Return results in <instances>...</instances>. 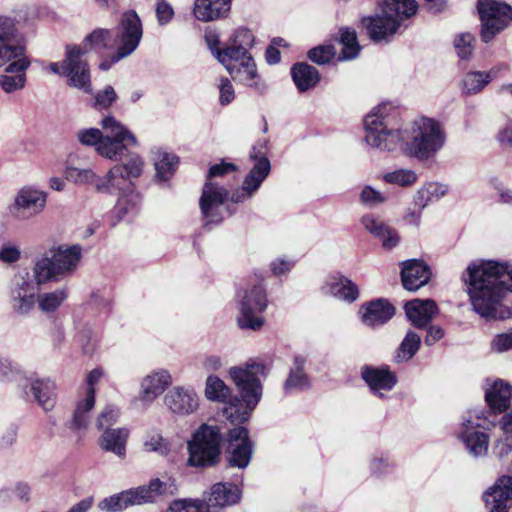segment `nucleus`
<instances>
[{
  "instance_id": "f257e3e1",
  "label": "nucleus",
  "mask_w": 512,
  "mask_h": 512,
  "mask_svg": "<svg viewBox=\"0 0 512 512\" xmlns=\"http://www.w3.org/2000/svg\"><path fill=\"white\" fill-rule=\"evenodd\" d=\"M228 373L240 393V399L232 397L231 388L216 375L206 378L204 395L209 401L229 404L223 411L226 418L232 423H243L262 397L259 377L267 374V367L262 362L249 360L243 366L231 367Z\"/></svg>"
},
{
  "instance_id": "f03ea898",
  "label": "nucleus",
  "mask_w": 512,
  "mask_h": 512,
  "mask_svg": "<svg viewBox=\"0 0 512 512\" xmlns=\"http://www.w3.org/2000/svg\"><path fill=\"white\" fill-rule=\"evenodd\" d=\"M472 307L485 318H503L502 301L512 293V265L493 260L474 261L462 274Z\"/></svg>"
},
{
  "instance_id": "7ed1b4c3",
  "label": "nucleus",
  "mask_w": 512,
  "mask_h": 512,
  "mask_svg": "<svg viewBox=\"0 0 512 512\" xmlns=\"http://www.w3.org/2000/svg\"><path fill=\"white\" fill-rule=\"evenodd\" d=\"M144 161L139 155L131 156L128 162L112 166L104 175H98L92 168L67 166L64 177L75 185H92L99 194L117 195L116 208L129 214L136 212L141 198L134 192L133 179L142 175Z\"/></svg>"
},
{
  "instance_id": "20e7f679",
  "label": "nucleus",
  "mask_w": 512,
  "mask_h": 512,
  "mask_svg": "<svg viewBox=\"0 0 512 512\" xmlns=\"http://www.w3.org/2000/svg\"><path fill=\"white\" fill-rule=\"evenodd\" d=\"M379 6L380 14L361 19L362 26L375 42L389 40L402 23L414 16L418 10L415 0H383Z\"/></svg>"
},
{
  "instance_id": "39448f33",
  "label": "nucleus",
  "mask_w": 512,
  "mask_h": 512,
  "mask_svg": "<svg viewBox=\"0 0 512 512\" xmlns=\"http://www.w3.org/2000/svg\"><path fill=\"white\" fill-rule=\"evenodd\" d=\"M447 134L443 123L427 116H420L412 122L407 154L419 161L434 159L443 150Z\"/></svg>"
},
{
  "instance_id": "423d86ee",
  "label": "nucleus",
  "mask_w": 512,
  "mask_h": 512,
  "mask_svg": "<svg viewBox=\"0 0 512 512\" xmlns=\"http://www.w3.org/2000/svg\"><path fill=\"white\" fill-rule=\"evenodd\" d=\"M82 257V247L75 245H53L39 259L34 268L38 284L71 275Z\"/></svg>"
},
{
  "instance_id": "0eeeda50",
  "label": "nucleus",
  "mask_w": 512,
  "mask_h": 512,
  "mask_svg": "<svg viewBox=\"0 0 512 512\" xmlns=\"http://www.w3.org/2000/svg\"><path fill=\"white\" fill-rule=\"evenodd\" d=\"M394 110L389 103H382L373 108L364 119L366 143L382 151H394L401 142L398 129L388 128L387 118Z\"/></svg>"
},
{
  "instance_id": "6e6552de",
  "label": "nucleus",
  "mask_w": 512,
  "mask_h": 512,
  "mask_svg": "<svg viewBox=\"0 0 512 512\" xmlns=\"http://www.w3.org/2000/svg\"><path fill=\"white\" fill-rule=\"evenodd\" d=\"M85 51L76 44L67 45L65 58L61 62H53L47 69L54 74L67 77V85L90 94L92 92L90 67L85 59Z\"/></svg>"
},
{
  "instance_id": "1a4fd4ad",
  "label": "nucleus",
  "mask_w": 512,
  "mask_h": 512,
  "mask_svg": "<svg viewBox=\"0 0 512 512\" xmlns=\"http://www.w3.org/2000/svg\"><path fill=\"white\" fill-rule=\"evenodd\" d=\"M266 292L261 283H249L237 294L236 321L241 329L260 330L264 325L263 312L267 308Z\"/></svg>"
},
{
  "instance_id": "9d476101",
  "label": "nucleus",
  "mask_w": 512,
  "mask_h": 512,
  "mask_svg": "<svg viewBox=\"0 0 512 512\" xmlns=\"http://www.w3.org/2000/svg\"><path fill=\"white\" fill-rule=\"evenodd\" d=\"M102 128L106 132L104 140L97 148V153L108 160L118 161L128 156V162L131 156L129 148L138 145L135 135L115 118L108 116L101 122Z\"/></svg>"
},
{
  "instance_id": "9b49d317",
  "label": "nucleus",
  "mask_w": 512,
  "mask_h": 512,
  "mask_svg": "<svg viewBox=\"0 0 512 512\" xmlns=\"http://www.w3.org/2000/svg\"><path fill=\"white\" fill-rule=\"evenodd\" d=\"M221 435L217 426L203 424L188 441V465L205 467L215 465L220 457Z\"/></svg>"
},
{
  "instance_id": "f8f14e48",
  "label": "nucleus",
  "mask_w": 512,
  "mask_h": 512,
  "mask_svg": "<svg viewBox=\"0 0 512 512\" xmlns=\"http://www.w3.org/2000/svg\"><path fill=\"white\" fill-rule=\"evenodd\" d=\"M240 499L239 488L230 483H217L211 488L206 504L199 500L178 499L172 501L162 512H220L227 506L235 504Z\"/></svg>"
},
{
  "instance_id": "ddd939ff",
  "label": "nucleus",
  "mask_w": 512,
  "mask_h": 512,
  "mask_svg": "<svg viewBox=\"0 0 512 512\" xmlns=\"http://www.w3.org/2000/svg\"><path fill=\"white\" fill-rule=\"evenodd\" d=\"M142 33V24L137 13L135 11L125 12L117 29V52L110 61H102L99 68L104 71L108 70L112 64L133 53L140 43Z\"/></svg>"
},
{
  "instance_id": "4468645a",
  "label": "nucleus",
  "mask_w": 512,
  "mask_h": 512,
  "mask_svg": "<svg viewBox=\"0 0 512 512\" xmlns=\"http://www.w3.org/2000/svg\"><path fill=\"white\" fill-rule=\"evenodd\" d=\"M481 20L480 36L489 43L497 34L505 30L512 21V7L496 0H478Z\"/></svg>"
},
{
  "instance_id": "2eb2a0df",
  "label": "nucleus",
  "mask_w": 512,
  "mask_h": 512,
  "mask_svg": "<svg viewBox=\"0 0 512 512\" xmlns=\"http://www.w3.org/2000/svg\"><path fill=\"white\" fill-rule=\"evenodd\" d=\"M216 58L235 81L251 87L257 86L259 75L256 63L247 50H217Z\"/></svg>"
},
{
  "instance_id": "dca6fc26",
  "label": "nucleus",
  "mask_w": 512,
  "mask_h": 512,
  "mask_svg": "<svg viewBox=\"0 0 512 512\" xmlns=\"http://www.w3.org/2000/svg\"><path fill=\"white\" fill-rule=\"evenodd\" d=\"M250 157L255 161V164L244 179L242 188L232 194L231 201L234 203H241L251 198L269 175L271 166L270 161L266 157L264 143L259 144V148L253 147Z\"/></svg>"
},
{
  "instance_id": "f3484780",
  "label": "nucleus",
  "mask_w": 512,
  "mask_h": 512,
  "mask_svg": "<svg viewBox=\"0 0 512 512\" xmlns=\"http://www.w3.org/2000/svg\"><path fill=\"white\" fill-rule=\"evenodd\" d=\"M48 194L31 185L21 187L15 197L10 212L19 220H29L41 214L47 205Z\"/></svg>"
},
{
  "instance_id": "a211bd4d",
  "label": "nucleus",
  "mask_w": 512,
  "mask_h": 512,
  "mask_svg": "<svg viewBox=\"0 0 512 512\" xmlns=\"http://www.w3.org/2000/svg\"><path fill=\"white\" fill-rule=\"evenodd\" d=\"M30 64L26 51L0 61V68L4 67V73L0 75L1 89L7 94L24 89L27 81L26 71Z\"/></svg>"
},
{
  "instance_id": "6ab92c4d",
  "label": "nucleus",
  "mask_w": 512,
  "mask_h": 512,
  "mask_svg": "<svg viewBox=\"0 0 512 512\" xmlns=\"http://www.w3.org/2000/svg\"><path fill=\"white\" fill-rule=\"evenodd\" d=\"M104 376L101 368L91 370L86 378L83 386L79 389L76 401V407L73 414V423L78 428H85L89 422V413L95 405L96 385Z\"/></svg>"
},
{
  "instance_id": "aec40b11",
  "label": "nucleus",
  "mask_w": 512,
  "mask_h": 512,
  "mask_svg": "<svg viewBox=\"0 0 512 512\" xmlns=\"http://www.w3.org/2000/svg\"><path fill=\"white\" fill-rule=\"evenodd\" d=\"M228 197L227 190L213 182H207L202 190L200 209L205 226L220 223L223 216V204Z\"/></svg>"
},
{
  "instance_id": "412c9836",
  "label": "nucleus",
  "mask_w": 512,
  "mask_h": 512,
  "mask_svg": "<svg viewBox=\"0 0 512 512\" xmlns=\"http://www.w3.org/2000/svg\"><path fill=\"white\" fill-rule=\"evenodd\" d=\"M165 407L178 416L194 414L200 406V398L190 386H174L164 396Z\"/></svg>"
},
{
  "instance_id": "4be33fe9",
  "label": "nucleus",
  "mask_w": 512,
  "mask_h": 512,
  "mask_svg": "<svg viewBox=\"0 0 512 512\" xmlns=\"http://www.w3.org/2000/svg\"><path fill=\"white\" fill-rule=\"evenodd\" d=\"M138 504H154L177 494L176 480L170 476L152 478L147 484L134 488Z\"/></svg>"
},
{
  "instance_id": "5701e85b",
  "label": "nucleus",
  "mask_w": 512,
  "mask_h": 512,
  "mask_svg": "<svg viewBox=\"0 0 512 512\" xmlns=\"http://www.w3.org/2000/svg\"><path fill=\"white\" fill-rule=\"evenodd\" d=\"M228 442L229 465L240 469L247 467L252 454V446L247 429L244 427L231 429Z\"/></svg>"
},
{
  "instance_id": "b1692460",
  "label": "nucleus",
  "mask_w": 512,
  "mask_h": 512,
  "mask_svg": "<svg viewBox=\"0 0 512 512\" xmlns=\"http://www.w3.org/2000/svg\"><path fill=\"white\" fill-rule=\"evenodd\" d=\"M173 378L166 369H156L145 375L139 387V400L144 404L153 403L172 384Z\"/></svg>"
},
{
  "instance_id": "393cba45",
  "label": "nucleus",
  "mask_w": 512,
  "mask_h": 512,
  "mask_svg": "<svg viewBox=\"0 0 512 512\" xmlns=\"http://www.w3.org/2000/svg\"><path fill=\"white\" fill-rule=\"evenodd\" d=\"M25 51L14 19L0 14V61Z\"/></svg>"
},
{
  "instance_id": "a878e982",
  "label": "nucleus",
  "mask_w": 512,
  "mask_h": 512,
  "mask_svg": "<svg viewBox=\"0 0 512 512\" xmlns=\"http://www.w3.org/2000/svg\"><path fill=\"white\" fill-rule=\"evenodd\" d=\"M483 498L489 512H507L512 505V477H500Z\"/></svg>"
},
{
  "instance_id": "bb28decb",
  "label": "nucleus",
  "mask_w": 512,
  "mask_h": 512,
  "mask_svg": "<svg viewBox=\"0 0 512 512\" xmlns=\"http://www.w3.org/2000/svg\"><path fill=\"white\" fill-rule=\"evenodd\" d=\"M362 377L371 391L380 397L383 396L382 391H390L397 383L396 375L387 366H366L362 369Z\"/></svg>"
},
{
  "instance_id": "cd10ccee",
  "label": "nucleus",
  "mask_w": 512,
  "mask_h": 512,
  "mask_svg": "<svg viewBox=\"0 0 512 512\" xmlns=\"http://www.w3.org/2000/svg\"><path fill=\"white\" fill-rule=\"evenodd\" d=\"M394 307L386 300L377 299L360 308L362 322L369 327H377L388 322L394 315Z\"/></svg>"
},
{
  "instance_id": "c85d7f7f",
  "label": "nucleus",
  "mask_w": 512,
  "mask_h": 512,
  "mask_svg": "<svg viewBox=\"0 0 512 512\" xmlns=\"http://www.w3.org/2000/svg\"><path fill=\"white\" fill-rule=\"evenodd\" d=\"M405 313L415 327L424 328L438 314V308L431 299H414L405 304Z\"/></svg>"
},
{
  "instance_id": "c756f323",
  "label": "nucleus",
  "mask_w": 512,
  "mask_h": 512,
  "mask_svg": "<svg viewBox=\"0 0 512 512\" xmlns=\"http://www.w3.org/2000/svg\"><path fill=\"white\" fill-rule=\"evenodd\" d=\"M402 283L410 291H415L424 286L430 279L428 266L420 260L412 259L402 264Z\"/></svg>"
},
{
  "instance_id": "7c9ffc66",
  "label": "nucleus",
  "mask_w": 512,
  "mask_h": 512,
  "mask_svg": "<svg viewBox=\"0 0 512 512\" xmlns=\"http://www.w3.org/2000/svg\"><path fill=\"white\" fill-rule=\"evenodd\" d=\"M129 438L127 428H107L98 439L99 447L123 459L126 456V445Z\"/></svg>"
},
{
  "instance_id": "2f4dec72",
  "label": "nucleus",
  "mask_w": 512,
  "mask_h": 512,
  "mask_svg": "<svg viewBox=\"0 0 512 512\" xmlns=\"http://www.w3.org/2000/svg\"><path fill=\"white\" fill-rule=\"evenodd\" d=\"M361 223L369 233L382 242L384 248L391 249L400 241L399 235L394 229L371 214L363 216Z\"/></svg>"
},
{
  "instance_id": "473e14b6",
  "label": "nucleus",
  "mask_w": 512,
  "mask_h": 512,
  "mask_svg": "<svg viewBox=\"0 0 512 512\" xmlns=\"http://www.w3.org/2000/svg\"><path fill=\"white\" fill-rule=\"evenodd\" d=\"M231 0H195L194 15L203 22L225 17L230 11Z\"/></svg>"
},
{
  "instance_id": "72a5a7b5",
  "label": "nucleus",
  "mask_w": 512,
  "mask_h": 512,
  "mask_svg": "<svg viewBox=\"0 0 512 512\" xmlns=\"http://www.w3.org/2000/svg\"><path fill=\"white\" fill-rule=\"evenodd\" d=\"M37 288L29 281L19 279L12 289L13 308L20 314L30 312L35 305Z\"/></svg>"
},
{
  "instance_id": "f704fd0d",
  "label": "nucleus",
  "mask_w": 512,
  "mask_h": 512,
  "mask_svg": "<svg viewBox=\"0 0 512 512\" xmlns=\"http://www.w3.org/2000/svg\"><path fill=\"white\" fill-rule=\"evenodd\" d=\"M463 427L464 431L460 433V438L468 452L475 457L486 455L489 444L488 435L474 430L471 420L464 421Z\"/></svg>"
},
{
  "instance_id": "c9c22d12",
  "label": "nucleus",
  "mask_w": 512,
  "mask_h": 512,
  "mask_svg": "<svg viewBox=\"0 0 512 512\" xmlns=\"http://www.w3.org/2000/svg\"><path fill=\"white\" fill-rule=\"evenodd\" d=\"M325 294H330L338 299L353 302L358 298L359 291L356 284L345 277H330L322 287Z\"/></svg>"
},
{
  "instance_id": "e433bc0d",
  "label": "nucleus",
  "mask_w": 512,
  "mask_h": 512,
  "mask_svg": "<svg viewBox=\"0 0 512 512\" xmlns=\"http://www.w3.org/2000/svg\"><path fill=\"white\" fill-rule=\"evenodd\" d=\"M512 395L511 387L503 381H495L485 393V399L494 413L508 409Z\"/></svg>"
},
{
  "instance_id": "4c0bfd02",
  "label": "nucleus",
  "mask_w": 512,
  "mask_h": 512,
  "mask_svg": "<svg viewBox=\"0 0 512 512\" xmlns=\"http://www.w3.org/2000/svg\"><path fill=\"white\" fill-rule=\"evenodd\" d=\"M31 391L38 404L50 411L56 402V385L50 379H36L31 383Z\"/></svg>"
},
{
  "instance_id": "58836bf2",
  "label": "nucleus",
  "mask_w": 512,
  "mask_h": 512,
  "mask_svg": "<svg viewBox=\"0 0 512 512\" xmlns=\"http://www.w3.org/2000/svg\"><path fill=\"white\" fill-rule=\"evenodd\" d=\"M291 74L296 87L301 92L316 86L320 79L318 70L307 63L295 64L291 69Z\"/></svg>"
},
{
  "instance_id": "ea45409f",
  "label": "nucleus",
  "mask_w": 512,
  "mask_h": 512,
  "mask_svg": "<svg viewBox=\"0 0 512 512\" xmlns=\"http://www.w3.org/2000/svg\"><path fill=\"white\" fill-rule=\"evenodd\" d=\"M134 488L103 499L98 507L105 512H121L130 506L139 505Z\"/></svg>"
},
{
  "instance_id": "a19ab883",
  "label": "nucleus",
  "mask_w": 512,
  "mask_h": 512,
  "mask_svg": "<svg viewBox=\"0 0 512 512\" xmlns=\"http://www.w3.org/2000/svg\"><path fill=\"white\" fill-rule=\"evenodd\" d=\"M111 32L107 29L97 28L88 34L80 44H76L78 48L83 49L87 55L90 51L101 52L110 47Z\"/></svg>"
},
{
  "instance_id": "79ce46f5",
  "label": "nucleus",
  "mask_w": 512,
  "mask_h": 512,
  "mask_svg": "<svg viewBox=\"0 0 512 512\" xmlns=\"http://www.w3.org/2000/svg\"><path fill=\"white\" fill-rule=\"evenodd\" d=\"M448 192V187L444 184L431 182L420 188L415 197L414 202L420 208H425L428 204L438 201Z\"/></svg>"
},
{
  "instance_id": "37998d69",
  "label": "nucleus",
  "mask_w": 512,
  "mask_h": 512,
  "mask_svg": "<svg viewBox=\"0 0 512 512\" xmlns=\"http://www.w3.org/2000/svg\"><path fill=\"white\" fill-rule=\"evenodd\" d=\"M178 165V158L174 154L158 150L154 156V166L157 178L167 181L175 172Z\"/></svg>"
},
{
  "instance_id": "c03bdc74",
  "label": "nucleus",
  "mask_w": 512,
  "mask_h": 512,
  "mask_svg": "<svg viewBox=\"0 0 512 512\" xmlns=\"http://www.w3.org/2000/svg\"><path fill=\"white\" fill-rule=\"evenodd\" d=\"M143 449L147 452H156L167 456L171 451L170 442L165 439L159 430H150L143 437Z\"/></svg>"
},
{
  "instance_id": "a18cd8bd",
  "label": "nucleus",
  "mask_w": 512,
  "mask_h": 512,
  "mask_svg": "<svg viewBox=\"0 0 512 512\" xmlns=\"http://www.w3.org/2000/svg\"><path fill=\"white\" fill-rule=\"evenodd\" d=\"M340 43L342 44V51L341 55H339V60H351L357 57L360 46L355 30L342 28L340 30Z\"/></svg>"
},
{
  "instance_id": "49530a36",
  "label": "nucleus",
  "mask_w": 512,
  "mask_h": 512,
  "mask_svg": "<svg viewBox=\"0 0 512 512\" xmlns=\"http://www.w3.org/2000/svg\"><path fill=\"white\" fill-rule=\"evenodd\" d=\"M492 80L490 72H468L463 80V90L469 94H476L481 91Z\"/></svg>"
},
{
  "instance_id": "de8ad7c7",
  "label": "nucleus",
  "mask_w": 512,
  "mask_h": 512,
  "mask_svg": "<svg viewBox=\"0 0 512 512\" xmlns=\"http://www.w3.org/2000/svg\"><path fill=\"white\" fill-rule=\"evenodd\" d=\"M383 181L398 185L401 187L412 186L418 179V176L414 170L411 169H397L391 172H387L382 177Z\"/></svg>"
},
{
  "instance_id": "09e8293b",
  "label": "nucleus",
  "mask_w": 512,
  "mask_h": 512,
  "mask_svg": "<svg viewBox=\"0 0 512 512\" xmlns=\"http://www.w3.org/2000/svg\"><path fill=\"white\" fill-rule=\"evenodd\" d=\"M420 343V335L414 331H408L398 348L397 358L401 361L410 360L418 351Z\"/></svg>"
},
{
  "instance_id": "8fccbe9b",
  "label": "nucleus",
  "mask_w": 512,
  "mask_h": 512,
  "mask_svg": "<svg viewBox=\"0 0 512 512\" xmlns=\"http://www.w3.org/2000/svg\"><path fill=\"white\" fill-rule=\"evenodd\" d=\"M308 379L303 373L302 365L296 361V367L290 372L288 379L284 384L286 393H292L297 390H303L308 387Z\"/></svg>"
},
{
  "instance_id": "3c124183",
  "label": "nucleus",
  "mask_w": 512,
  "mask_h": 512,
  "mask_svg": "<svg viewBox=\"0 0 512 512\" xmlns=\"http://www.w3.org/2000/svg\"><path fill=\"white\" fill-rule=\"evenodd\" d=\"M66 299V293L63 290L45 293L38 297L39 307L43 312L55 311Z\"/></svg>"
},
{
  "instance_id": "603ef678",
  "label": "nucleus",
  "mask_w": 512,
  "mask_h": 512,
  "mask_svg": "<svg viewBox=\"0 0 512 512\" xmlns=\"http://www.w3.org/2000/svg\"><path fill=\"white\" fill-rule=\"evenodd\" d=\"M475 37L471 33H462L456 36L454 46L461 59H469L474 51Z\"/></svg>"
},
{
  "instance_id": "864d4df0",
  "label": "nucleus",
  "mask_w": 512,
  "mask_h": 512,
  "mask_svg": "<svg viewBox=\"0 0 512 512\" xmlns=\"http://www.w3.org/2000/svg\"><path fill=\"white\" fill-rule=\"evenodd\" d=\"M105 135L100 129L97 128H86L81 129L77 132L78 141L85 146H93L97 151L100 143L104 140Z\"/></svg>"
},
{
  "instance_id": "5fc2aeb1",
  "label": "nucleus",
  "mask_w": 512,
  "mask_h": 512,
  "mask_svg": "<svg viewBox=\"0 0 512 512\" xmlns=\"http://www.w3.org/2000/svg\"><path fill=\"white\" fill-rule=\"evenodd\" d=\"M119 417V409L114 405L105 406L96 419V425L103 431L116 423Z\"/></svg>"
},
{
  "instance_id": "6e6d98bb",
  "label": "nucleus",
  "mask_w": 512,
  "mask_h": 512,
  "mask_svg": "<svg viewBox=\"0 0 512 512\" xmlns=\"http://www.w3.org/2000/svg\"><path fill=\"white\" fill-rule=\"evenodd\" d=\"M253 42L254 36L252 32L248 29L241 28L235 32L232 45L226 49L247 50L248 47L253 45Z\"/></svg>"
},
{
  "instance_id": "4d7b16f0",
  "label": "nucleus",
  "mask_w": 512,
  "mask_h": 512,
  "mask_svg": "<svg viewBox=\"0 0 512 512\" xmlns=\"http://www.w3.org/2000/svg\"><path fill=\"white\" fill-rule=\"evenodd\" d=\"M336 54L333 46H320L311 49L308 53V57L311 61L317 64H325L329 62Z\"/></svg>"
},
{
  "instance_id": "13d9d810",
  "label": "nucleus",
  "mask_w": 512,
  "mask_h": 512,
  "mask_svg": "<svg viewBox=\"0 0 512 512\" xmlns=\"http://www.w3.org/2000/svg\"><path fill=\"white\" fill-rule=\"evenodd\" d=\"M386 200L387 196L385 194L368 185L365 186L360 193V201L368 206H375Z\"/></svg>"
},
{
  "instance_id": "bf43d9fd",
  "label": "nucleus",
  "mask_w": 512,
  "mask_h": 512,
  "mask_svg": "<svg viewBox=\"0 0 512 512\" xmlns=\"http://www.w3.org/2000/svg\"><path fill=\"white\" fill-rule=\"evenodd\" d=\"M117 99V94L112 86H107L95 95L94 106L96 108L107 109Z\"/></svg>"
},
{
  "instance_id": "052dcab7",
  "label": "nucleus",
  "mask_w": 512,
  "mask_h": 512,
  "mask_svg": "<svg viewBox=\"0 0 512 512\" xmlns=\"http://www.w3.org/2000/svg\"><path fill=\"white\" fill-rule=\"evenodd\" d=\"M491 348L498 353L512 349V332L496 335L491 342Z\"/></svg>"
},
{
  "instance_id": "680f3d73",
  "label": "nucleus",
  "mask_w": 512,
  "mask_h": 512,
  "mask_svg": "<svg viewBox=\"0 0 512 512\" xmlns=\"http://www.w3.org/2000/svg\"><path fill=\"white\" fill-rule=\"evenodd\" d=\"M158 22L161 25L167 24L173 17L174 11L169 3L165 0H158L156 7Z\"/></svg>"
},
{
  "instance_id": "e2e57ef3",
  "label": "nucleus",
  "mask_w": 512,
  "mask_h": 512,
  "mask_svg": "<svg viewBox=\"0 0 512 512\" xmlns=\"http://www.w3.org/2000/svg\"><path fill=\"white\" fill-rule=\"evenodd\" d=\"M20 249L16 245L7 244L0 248V261L4 263H14L19 260Z\"/></svg>"
},
{
  "instance_id": "0e129e2a",
  "label": "nucleus",
  "mask_w": 512,
  "mask_h": 512,
  "mask_svg": "<svg viewBox=\"0 0 512 512\" xmlns=\"http://www.w3.org/2000/svg\"><path fill=\"white\" fill-rule=\"evenodd\" d=\"M219 99L222 105H226L234 99V89L228 79L221 80Z\"/></svg>"
},
{
  "instance_id": "69168bd1",
  "label": "nucleus",
  "mask_w": 512,
  "mask_h": 512,
  "mask_svg": "<svg viewBox=\"0 0 512 512\" xmlns=\"http://www.w3.org/2000/svg\"><path fill=\"white\" fill-rule=\"evenodd\" d=\"M295 262L285 258H278L271 263V270L275 275H281L291 270Z\"/></svg>"
},
{
  "instance_id": "338daca9",
  "label": "nucleus",
  "mask_w": 512,
  "mask_h": 512,
  "mask_svg": "<svg viewBox=\"0 0 512 512\" xmlns=\"http://www.w3.org/2000/svg\"><path fill=\"white\" fill-rule=\"evenodd\" d=\"M512 451V439L510 437H505L496 442L494 446V453L497 457L503 458L509 455Z\"/></svg>"
},
{
  "instance_id": "774afa93",
  "label": "nucleus",
  "mask_w": 512,
  "mask_h": 512,
  "mask_svg": "<svg viewBox=\"0 0 512 512\" xmlns=\"http://www.w3.org/2000/svg\"><path fill=\"white\" fill-rule=\"evenodd\" d=\"M235 169L236 167L231 163L222 162L219 164H215L210 167L208 177L212 178L222 176L224 174L234 171Z\"/></svg>"
}]
</instances>
